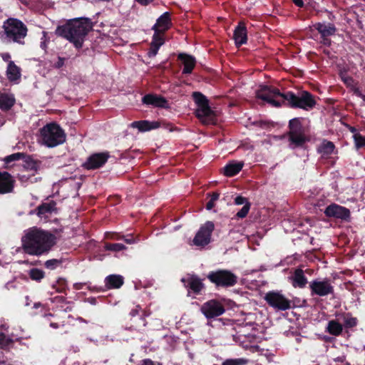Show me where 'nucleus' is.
Returning <instances> with one entry per match:
<instances>
[{"label":"nucleus","instance_id":"obj_47","mask_svg":"<svg viewBox=\"0 0 365 365\" xmlns=\"http://www.w3.org/2000/svg\"><path fill=\"white\" fill-rule=\"evenodd\" d=\"M106 237L113 240H120L124 239V235H122L119 233L112 232V233H106Z\"/></svg>","mask_w":365,"mask_h":365},{"label":"nucleus","instance_id":"obj_21","mask_svg":"<svg viewBox=\"0 0 365 365\" xmlns=\"http://www.w3.org/2000/svg\"><path fill=\"white\" fill-rule=\"evenodd\" d=\"M313 26L319 32L321 37L334 36L337 30L335 25L332 23L318 22L314 24Z\"/></svg>","mask_w":365,"mask_h":365},{"label":"nucleus","instance_id":"obj_19","mask_svg":"<svg viewBox=\"0 0 365 365\" xmlns=\"http://www.w3.org/2000/svg\"><path fill=\"white\" fill-rule=\"evenodd\" d=\"M153 29L154 30V35L150 50L148 53L149 57L155 56L160 48V17L156 19Z\"/></svg>","mask_w":365,"mask_h":365},{"label":"nucleus","instance_id":"obj_14","mask_svg":"<svg viewBox=\"0 0 365 365\" xmlns=\"http://www.w3.org/2000/svg\"><path fill=\"white\" fill-rule=\"evenodd\" d=\"M109 158L108 152L93 153L87 158L82 166L86 170H96L104 165Z\"/></svg>","mask_w":365,"mask_h":365},{"label":"nucleus","instance_id":"obj_23","mask_svg":"<svg viewBox=\"0 0 365 365\" xmlns=\"http://www.w3.org/2000/svg\"><path fill=\"white\" fill-rule=\"evenodd\" d=\"M105 287L106 289H118L124 283V278L119 274H110L105 279Z\"/></svg>","mask_w":365,"mask_h":365},{"label":"nucleus","instance_id":"obj_16","mask_svg":"<svg viewBox=\"0 0 365 365\" xmlns=\"http://www.w3.org/2000/svg\"><path fill=\"white\" fill-rule=\"evenodd\" d=\"M304 272L305 271L302 269L297 268L289 277V279L294 288L304 289L309 283Z\"/></svg>","mask_w":365,"mask_h":365},{"label":"nucleus","instance_id":"obj_25","mask_svg":"<svg viewBox=\"0 0 365 365\" xmlns=\"http://www.w3.org/2000/svg\"><path fill=\"white\" fill-rule=\"evenodd\" d=\"M6 74L9 81H16L21 78V69L15 64L14 61H9L8 63Z\"/></svg>","mask_w":365,"mask_h":365},{"label":"nucleus","instance_id":"obj_31","mask_svg":"<svg viewBox=\"0 0 365 365\" xmlns=\"http://www.w3.org/2000/svg\"><path fill=\"white\" fill-rule=\"evenodd\" d=\"M140 310H141V308L140 307V306L138 305L135 309H133L130 312L128 317L130 321H133V319H134L133 324H131L128 327L130 329H137V327H138L137 322L142 320L141 315L139 314Z\"/></svg>","mask_w":365,"mask_h":365},{"label":"nucleus","instance_id":"obj_7","mask_svg":"<svg viewBox=\"0 0 365 365\" xmlns=\"http://www.w3.org/2000/svg\"><path fill=\"white\" fill-rule=\"evenodd\" d=\"M43 143L48 148H53L66 141L64 130L56 123H48L40 129Z\"/></svg>","mask_w":365,"mask_h":365},{"label":"nucleus","instance_id":"obj_35","mask_svg":"<svg viewBox=\"0 0 365 365\" xmlns=\"http://www.w3.org/2000/svg\"><path fill=\"white\" fill-rule=\"evenodd\" d=\"M22 157H24V153H16L6 156L4 160L5 163L4 168L6 169L9 168L13 165L11 163L22 160Z\"/></svg>","mask_w":365,"mask_h":365},{"label":"nucleus","instance_id":"obj_49","mask_svg":"<svg viewBox=\"0 0 365 365\" xmlns=\"http://www.w3.org/2000/svg\"><path fill=\"white\" fill-rule=\"evenodd\" d=\"M66 60V58L58 56L57 61L54 63V67L56 68H61L63 66Z\"/></svg>","mask_w":365,"mask_h":365},{"label":"nucleus","instance_id":"obj_36","mask_svg":"<svg viewBox=\"0 0 365 365\" xmlns=\"http://www.w3.org/2000/svg\"><path fill=\"white\" fill-rule=\"evenodd\" d=\"M105 250L118 252L126 249V247L121 243H105Z\"/></svg>","mask_w":365,"mask_h":365},{"label":"nucleus","instance_id":"obj_41","mask_svg":"<svg viewBox=\"0 0 365 365\" xmlns=\"http://www.w3.org/2000/svg\"><path fill=\"white\" fill-rule=\"evenodd\" d=\"M250 206H251L250 202H246V204L244 205L242 208L237 212V214L235 215L236 218L242 219V218L245 217L247 215V214L250 210Z\"/></svg>","mask_w":365,"mask_h":365},{"label":"nucleus","instance_id":"obj_24","mask_svg":"<svg viewBox=\"0 0 365 365\" xmlns=\"http://www.w3.org/2000/svg\"><path fill=\"white\" fill-rule=\"evenodd\" d=\"M244 166L242 161H232L223 168V174L227 177H233L238 174Z\"/></svg>","mask_w":365,"mask_h":365},{"label":"nucleus","instance_id":"obj_42","mask_svg":"<svg viewBox=\"0 0 365 365\" xmlns=\"http://www.w3.org/2000/svg\"><path fill=\"white\" fill-rule=\"evenodd\" d=\"M354 138L356 148H360L365 147V136L357 133L354 135Z\"/></svg>","mask_w":365,"mask_h":365},{"label":"nucleus","instance_id":"obj_59","mask_svg":"<svg viewBox=\"0 0 365 365\" xmlns=\"http://www.w3.org/2000/svg\"><path fill=\"white\" fill-rule=\"evenodd\" d=\"M43 38H41V44H40V46L42 49L45 50L46 48V40H43Z\"/></svg>","mask_w":365,"mask_h":365},{"label":"nucleus","instance_id":"obj_44","mask_svg":"<svg viewBox=\"0 0 365 365\" xmlns=\"http://www.w3.org/2000/svg\"><path fill=\"white\" fill-rule=\"evenodd\" d=\"M358 320L355 317H346L344 320V325L347 328H353L357 325Z\"/></svg>","mask_w":365,"mask_h":365},{"label":"nucleus","instance_id":"obj_63","mask_svg":"<svg viewBox=\"0 0 365 365\" xmlns=\"http://www.w3.org/2000/svg\"><path fill=\"white\" fill-rule=\"evenodd\" d=\"M40 306H41V304H40V303H36V302H35V303H34V308H38V307H40Z\"/></svg>","mask_w":365,"mask_h":365},{"label":"nucleus","instance_id":"obj_13","mask_svg":"<svg viewBox=\"0 0 365 365\" xmlns=\"http://www.w3.org/2000/svg\"><path fill=\"white\" fill-rule=\"evenodd\" d=\"M267 304L277 311H284L293 307H302L306 304V300L300 301L299 298H297V302L289 300L287 298H264Z\"/></svg>","mask_w":365,"mask_h":365},{"label":"nucleus","instance_id":"obj_6","mask_svg":"<svg viewBox=\"0 0 365 365\" xmlns=\"http://www.w3.org/2000/svg\"><path fill=\"white\" fill-rule=\"evenodd\" d=\"M302 118H294L289 121L287 136L293 148H302L306 143L310 141L308 128L302 125Z\"/></svg>","mask_w":365,"mask_h":365},{"label":"nucleus","instance_id":"obj_20","mask_svg":"<svg viewBox=\"0 0 365 365\" xmlns=\"http://www.w3.org/2000/svg\"><path fill=\"white\" fill-rule=\"evenodd\" d=\"M178 58L183 65L182 73H191L196 65L195 58L191 55L182 53L178 55Z\"/></svg>","mask_w":365,"mask_h":365},{"label":"nucleus","instance_id":"obj_43","mask_svg":"<svg viewBox=\"0 0 365 365\" xmlns=\"http://www.w3.org/2000/svg\"><path fill=\"white\" fill-rule=\"evenodd\" d=\"M351 89L354 95L365 101V93L361 88L353 86Z\"/></svg>","mask_w":365,"mask_h":365},{"label":"nucleus","instance_id":"obj_22","mask_svg":"<svg viewBox=\"0 0 365 365\" xmlns=\"http://www.w3.org/2000/svg\"><path fill=\"white\" fill-rule=\"evenodd\" d=\"M131 127L138 128L140 132H147L158 128L160 127V121L138 120L133 122Z\"/></svg>","mask_w":365,"mask_h":365},{"label":"nucleus","instance_id":"obj_55","mask_svg":"<svg viewBox=\"0 0 365 365\" xmlns=\"http://www.w3.org/2000/svg\"><path fill=\"white\" fill-rule=\"evenodd\" d=\"M63 326H64L63 324H58V323H56V322H51L50 323V327L53 328V329H58V328L63 327Z\"/></svg>","mask_w":365,"mask_h":365},{"label":"nucleus","instance_id":"obj_34","mask_svg":"<svg viewBox=\"0 0 365 365\" xmlns=\"http://www.w3.org/2000/svg\"><path fill=\"white\" fill-rule=\"evenodd\" d=\"M52 288L55 289V292L56 293H62L67 294L66 290L68 289L67 282L66 279L59 278L54 284H53Z\"/></svg>","mask_w":365,"mask_h":365},{"label":"nucleus","instance_id":"obj_50","mask_svg":"<svg viewBox=\"0 0 365 365\" xmlns=\"http://www.w3.org/2000/svg\"><path fill=\"white\" fill-rule=\"evenodd\" d=\"M320 43L329 47L331 45V40L329 38V37H321L320 36Z\"/></svg>","mask_w":365,"mask_h":365},{"label":"nucleus","instance_id":"obj_26","mask_svg":"<svg viewBox=\"0 0 365 365\" xmlns=\"http://www.w3.org/2000/svg\"><path fill=\"white\" fill-rule=\"evenodd\" d=\"M173 26L171 13L168 11L161 14V46L165 43V32Z\"/></svg>","mask_w":365,"mask_h":365},{"label":"nucleus","instance_id":"obj_10","mask_svg":"<svg viewBox=\"0 0 365 365\" xmlns=\"http://www.w3.org/2000/svg\"><path fill=\"white\" fill-rule=\"evenodd\" d=\"M309 288L312 295L323 297L334 294L332 281L329 278L315 279L309 283Z\"/></svg>","mask_w":365,"mask_h":365},{"label":"nucleus","instance_id":"obj_45","mask_svg":"<svg viewBox=\"0 0 365 365\" xmlns=\"http://www.w3.org/2000/svg\"><path fill=\"white\" fill-rule=\"evenodd\" d=\"M161 128L167 130L168 132L173 131L176 129V128L170 123L166 122L165 120H161Z\"/></svg>","mask_w":365,"mask_h":365},{"label":"nucleus","instance_id":"obj_15","mask_svg":"<svg viewBox=\"0 0 365 365\" xmlns=\"http://www.w3.org/2000/svg\"><path fill=\"white\" fill-rule=\"evenodd\" d=\"M34 212L40 218L48 220L53 213H57L56 202L54 200L43 202L36 208Z\"/></svg>","mask_w":365,"mask_h":365},{"label":"nucleus","instance_id":"obj_9","mask_svg":"<svg viewBox=\"0 0 365 365\" xmlns=\"http://www.w3.org/2000/svg\"><path fill=\"white\" fill-rule=\"evenodd\" d=\"M207 278L217 288H228L235 286L238 281V277L228 269H219L210 272Z\"/></svg>","mask_w":365,"mask_h":365},{"label":"nucleus","instance_id":"obj_46","mask_svg":"<svg viewBox=\"0 0 365 365\" xmlns=\"http://www.w3.org/2000/svg\"><path fill=\"white\" fill-rule=\"evenodd\" d=\"M12 341L11 339L6 338L4 333H0V345L9 346Z\"/></svg>","mask_w":365,"mask_h":365},{"label":"nucleus","instance_id":"obj_48","mask_svg":"<svg viewBox=\"0 0 365 365\" xmlns=\"http://www.w3.org/2000/svg\"><path fill=\"white\" fill-rule=\"evenodd\" d=\"M246 202H250L247 200V199L246 197H242L241 195L237 196L235 199V203L238 205H243V204L245 205Z\"/></svg>","mask_w":365,"mask_h":365},{"label":"nucleus","instance_id":"obj_52","mask_svg":"<svg viewBox=\"0 0 365 365\" xmlns=\"http://www.w3.org/2000/svg\"><path fill=\"white\" fill-rule=\"evenodd\" d=\"M168 101L164 98L161 96V108H168Z\"/></svg>","mask_w":365,"mask_h":365},{"label":"nucleus","instance_id":"obj_1","mask_svg":"<svg viewBox=\"0 0 365 365\" xmlns=\"http://www.w3.org/2000/svg\"><path fill=\"white\" fill-rule=\"evenodd\" d=\"M257 98L267 102L274 107L285 106L292 108L312 109L317 104L314 96L309 91H303L295 94L292 91L281 93L272 86H264L257 92Z\"/></svg>","mask_w":365,"mask_h":365},{"label":"nucleus","instance_id":"obj_17","mask_svg":"<svg viewBox=\"0 0 365 365\" xmlns=\"http://www.w3.org/2000/svg\"><path fill=\"white\" fill-rule=\"evenodd\" d=\"M15 180L8 172H0V195L12 192Z\"/></svg>","mask_w":365,"mask_h":365},{"label":"nucleus","instance_id":"obj_61","mask_svg":"<svg viewBox=\"0 0 365 365\" xmlns=\"http://www.w3.org/2000/svg\"><path fill=\"white\" fill-rule=\"evenodd\" d=\"M323 53H324L326 56H330V54H331L330 51H329V49H327V48H325V49H324V50H323Z\"/></svg>","mask_w":365,"mask_h":365},{"label":"nucleus","instance_id":"obj_18","mask_svg":"<svg viewBox=\"0 0 365 365\" xmlns=\"http://www.w3.org/2000/svg\"><path fill=\"white\" fill-rule=\"evenodd\" d=\"M233 38L237 48H240L242 45L247 43V31L245 22L240 21L237 26L235 28Z\"/></svg>","mask_w":365,"mask_h":365},{"label":"nucleus","instance_id":"obj_54","mask_svg":"<svg viewBox=\"0 0 365 365\" xmlns=\"http://www.w3.org/2000/svg\"><path fill=\"white\" fill-rule=\"evenodd\" d=\"M293 3L298 7H304V4L303 0H292Z\"/></svg>","mask_w":365,"mask_h":365},{"label":"nucleus","instance_id":"obj_56","mask_svg":"<svg viewBox=\"0 0 365 365\" xmlns=\"http://www.w3.org/2000/svg\"><path fill=\"white\" fill-rule=\"evenodd\" d=\"M135 1L142 5H147L149 3H150L151 1H153V0H135Z\"/></svg>","mask_w":365,"mask_h":365},{"label":"nucleus","instance_id":"obj_57","mask_svg":"<svg viewBox=\"0 0 365 365\" xmlns=\"http://www.w3.org/2000/svg\"><path fill=\"white\" fill-rule=\"evenodd\" d=\"M264 297H283V296L282 294L270 292H268Z\"/></svg>","mask_w":365,"mask_h":365},{"label":"nucleus","instance_id":"obj_33","mask_svg":"<svg viewBox=\"0 0 365 365\" xmlns=\"http://www.w3.org/2000/svg\"><path fill=\"white\" fill-rule=\"evenodd\" d=\"M142 101L144 104L150 105L154 107H160V97L153 94H147L142 98Z\"/></svg>","mask_w":365,"mask_h":365},{"label":"nucleus","instance_id":"obj_2","mask_svg":"<svg viewBox=\"0 0 365 365\" xmlns=\"http://www.w3.org/2000/svg\"><path fill=\"white\" fill-rule=\"evenodd\" d=\"M21 242L25 253L41 256L50 252L56 244L57 238L48 231L34 227L23 236Z\"/></svg>","mask_w":365,"mask_h":365},{"label":"nucleus","instance_id":"obj_60","mask_svg":"<svg viewBox=\"0 0 365 365\" xmlns=\"http://www.w3.org/2000/svg\"><path fill=\"white\" fill-rule=\"evenodd\" d=\"M88 301L92 304H96V298H88Z\"/></svg>","mask_w":365,"mask_h":365},{"label":"nucleus","instance_id":"obj_37","mask_svg":"<svg viewBox=\"0 0 365 365\" xmlns=\"http://www.w3.org/2000/svg\"><path fill=\"white\" fill-rule=\"evenodd\" d=\"M45 276V273L43 270L37 269V268H32L29 271V277L31 279L35 281H40Z\"/></svg>","mask_w":365,"mask_h":365},{"label":"nucleus","instance_id":"obj_11","mask_svg":"<svg viewBox=\"0 0 365 365\" xmlns=\"http://www.w3.org/2000/svg\"><path fill=\"white\" fill-rule=\"evenodd\" d=\"M215 230V224L207 221L202 225L192 240V243L197 247H205L211 242L212 233Z\"/></svg>","mask_w":365,"mask_h":365},{"label":"nucleus","instance_id":"obj_51","mask_svg":"<svg viewBox=\"0 0 365 365\" xmlns=\"http://www.w3.org/2000/svg\"><path fill=\"white\" fill-rule=\"evenodd\" d=\"M1 57L3 59L4 61L9 63L11 61V55L9 53H1Z\"/></svg>","mask_w":365,"mask_h":365},{"label":"nucleus","instance_id":"obj_39","mask_svg":"<svg viewBox=\"0 0 365 365\" xmlns=\"http://www.w3.org/2000/svg\"><path fill=\"white\" fill-rule=\"evenodd\" d=\"M247 360L242 358L228 359L225 360L222 365H246Z\"/></svg>","mask_w":365,"mask_h":365},{"label":"nucleus","instance_id":"obj_5","mask_svg":"<svg viewBox=\"0 0 365 365\" xmlns=\"http://www.w3.org/2000/svg\"><path fill=\"white\" fill-rule=\"evenodd\" d=\"M237 307V304L228 298H212L200 307V312L207 320V324L212 319L222 315L226 310Z\"/></svg>","mask_w":365,"mask_h":365},{"label":"nucleus","instance_id":"obj_32","mask_svg":"<svg viewBox=\"0 0 365 365\" xmlns=\"http://www.w3.org/2000/svg\"><path fill=\"white\" fill-rule=\"evenodd\" d=\"M24 167L29 170L36 171L39 168V162L34 160L30 155L24 153L22 157Z\"/></svg>","mask_w":365,"mask_h":365},{"label":"nucleus","instance_id":"obj_38","mask_svg":"<svg viewBox=\"0 0 365 365\" xmlns=\"http://www.w3.org/2000/svg\"><path fill=\"white\" fill-rule=\"evenodd\" d=\"M207 195L210 197V199L207 202L205 207L207 210H210L215 207V202L219 199L220 193L217 192H213L212 193H208Z\"/></svg>","mask_w":365,"mask_h":365},{"label":"nucleus","instance_id":"obj_3","mask_svg":"<svg viewBox=\"0 0 365 365\" xmlns=\"http://www.w3.org/2000/svg\"><path fill=\"white\" fill-rule=\"evenodd\" d=\"M93 24L88 18H76L68 20L65 24L58 26L56 34L73 43L76 48H81L86 36L92 29Z\"/></svg>","mask_w":365,"mask_h":365},{"label":"nucleus","instance_id":"obj_53","mask_svg":"<svg viewBox=\"0 0 365 365\" xmlns=\"http://www.w3.org/2000/svg\"><path fill=\"white\" fill-rule=\"evenodd\" d=\"M140 365H155V364L151 359H146L143 360Z\"/></svg>","mask_w":365,"mask_h":365},{"label":"nucleus","instance_id":"obj_28","mask_svg":"<svg viewBox=\"0 0 365 365\" xmlns=\"http://www.w3.org/2000/svg\"><path fill=\"white\" fill-rule=\"evenodd\" d=\"M334 148L335 145L331 141L324 140L318 147L317 151L322 155L323 158H327L331 154L333 153Z\"/></svg>","mask_w":365,"mask_h":365},{"label":"nucleus","instance_id":"obj_29","mask_svg":"<svg viewBox=\"0 0 365 365\" xmlns=\"http://www.w3.org/2000/svg\"><path fill=\"white\" fill-rule=\"evenodd\" d=\"M189 288L196 294H199L204 288V284L197 276H192L188 281Z\"/></svg>","mask_w":365,"mask_h":365},{"label":"nucleus","instance_id":"obj_64","mask_svg":"<svg viewBox=\"0 0 365 365\" xmlns=\"http://www.w3.org/2000/svg\"><path fill=\"white\" fill-rule=\"evenodd\" d=\"M4 124V122L3 120H1V118H0V126Z\"/></svg>","mask_w":365,"mask_h":365},{"label":"nucleus","instance_id":"obj_30","mask_svg":"<svg viewBox=\"0 0 365 365\" xmlns=\"http://www.w3.org/2000/svg\"><path fill=\"white\" fill-rule=\"evenodd\" d=\"M327 331L333 336H339L342 333L343 327L338 321L333 319L329 322Z\"/></svg>","mask_w":365,"mask_h":365},{"label":"nucleus","instance_id":"obj_58","mask_svg":"<svg viewBox=\"0 0 365 365\" xmlns=\"http://www.w3.org/2000/svg\"><path fill=\"white\" fill-rule=\"evenodd\" d=\"M127 244H132L134 242V239L131 237L129 238H127L124 236V239H123Z\"/></svg>","mask_w":365,"mask_h":365},{"label":"nucleus","instance_id":"obj_40","mask_svg":"<svg viewBox=\"0 0 365 365\" xmlns=\"http://www.w3.org/2000/svg\"><path fill=\"white\" fill-rule=\"evenodd\" d=\"M63 262L62 259H51L45 262L44 266L48 269H55L58 266L61 265Z\"/></svg>","mask_w":365,"mask_h":365},{"label":"nucleus","instance_id":"obj_27","mask_svg":"<svg viewBox=\"0 0 365 365\" xmlns=\"http://www.w3.org/2000/svg\"><path fill=\"white\" fill-rule=\"evenodd\" d=\"M16 100L13 94L3 93L0 94V109L3 111L9 110L15 104Z\"/></svg>","mask_w":365,"mask_h":365},{"label":"nucleus","instance_id":"obj_62","mask_svg":"<svg viewBox=\"0 0 365 365\" xmlns=\"http://www.w3.org/2000/svg\"><path fill=\"white\" fill-rule=\"evenodd\" d=\"M351 82L353 81V78H351V77H349V78H346V79L344 80V82H345L346 84H349V82H351Z\"/></svg>","mask_w":365,"mask_h":365},{"label":"nucleus","instance_id":"obj_4","mask_svg":"<svg viewBox=\"0 0 365 365\" xmlns=\"http://www.w3.org/2000/svg\"><path fill=\"white\" fill-rule=\"evenodd\" d=\"M28 31L26 25L22 21L9 17L3 22L0 36L4 43L24 45Z\"/></svg>","mask_w":365,"mask_h":365},{"label":"nucleus","instance_id":"obj_12","mask_svg":"<svg viewBox=\"0 0 365 365\" xmlns=\"http://www.w3.org/2000/svg\"><path fill=\"white\" fill-rule=\"evenodd\" d=\"M324 213L326 217L329 218L341 220L343 222H350L351 220L349 209L336 203H331L328 205L325 208Z\"/></svg>","mask_w":365,"mask_h":365},{"label":"nucleus","instance_id":"obj_8","mask_svg":"<svg viewBox=\"0 0 365 365\" xmlns=\"http://www.w3.org/2000/svg\"><path fill=\"white\" fill-rule=\"evenodd\" d=\"M192 96L197 106L195 112L196 117L204 124L214 123L215 114L207 97L198 91L193 92Z\"/></svg>","mask_w":365,"mask_h":365}]
</instances>
